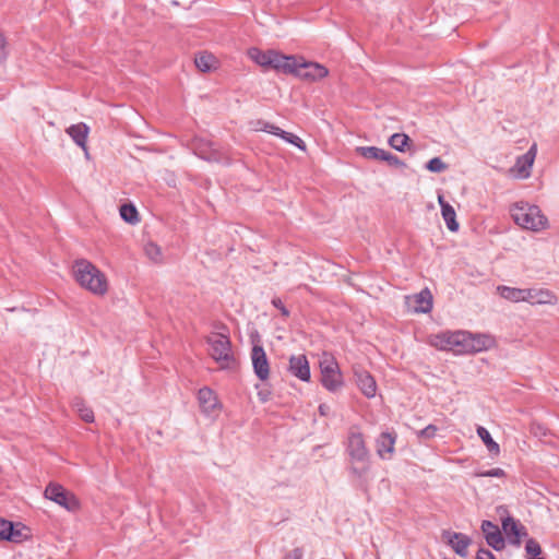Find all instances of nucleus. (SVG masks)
<instances>
[{
	"mask_svg": "<svg viewBox=\"0 0 559 559\" xmlns=\"http://www.w3.org/2000/svg\"><path fill=\"white\" fill-rule=\"evenodd\" d=\"M71 273L76 284L94 296H105L109 290V282L105 273L87 259L74 260Z\"/></svg>",
	"mask_w": 559,
	"mask_h": 559,
	"instance_id": "f257e3e1",
	"label": "nucleus"
},
{
	"mask_svg": "<svg viewBox=\"0 0 559 559\" xmlns=\"http://www.w3.org/2000/svg\"><path fill=\"white\" fill-rule=\"evenodd\" d=\"M346 453L349 456L352 471L361 476L369 468L370 453L366 445L364 435L357 427H352L346 441Z\"/></svg>",
	"mask_w": 559,
	"mask_h": 559,
	"instance_id": "f03ea898",
	"label": "nucleus"
},
{
	"mask_svg": "<svg viewBox=\"0 0 559 559\" xmlns=\"http://www.w3.org/2000/svg\"><path fill=\"white\" fill-rule=\"evenodd\" d=\"M511 215L515 224L524 229L540 231L548 227V219L537 205L515 203L511 207Z\"/></svg>",
	"mask_w": 559,
	"mask_h": 559,
	"instance_id": "7ed1b4c3",
	"label": "nucleus"
},
{
	"mask_svg": "<svg viewBox=\"0 0 559 559\" xmlns=\"http://www.w3.org/2000/svg\"><path fill=\"white\" fill-rule=\"evenodd\" d=\"M206 343L209 345V354L219 366L221 369H234L236 367V358L231 349V343L227 335L223 333H211Z\"/></svg>",
	"mask_w": 559,
	"mask_h": 559,
	"instance_id": "20e7f679",
	"label": "nucleus"
},
{
	"mask_svg": "<svg viewBox=\"0 0 559 559\" xmlns=\"http://www.w3.org/2000/svg\"><path fill=\"white\" fill-rule=\"evenodd\" d=\"M431 346L440 350H450L456 355L465 354L466 331L441 332L429 337Z\"/></svg>",
	"mask_w": 559,
	"mask_h": 559,
	"instance_id": "39448f33",
	"label": "nucleus"
},
{
	"mask_svg": "<svg viewBox=\"0 0 559 559\" xmlns=\"http://www.w3.org/2000/svg\"><path fill=\"white\" fill-rule=\"evenodd\" d=\"M320 370L321 382L326 390L334 392L343 385L338 364L332 355L326 353L322 355L320 359Z\"/></svg>",
	"mask_w": 559,
	"mask_h": 559,
	"instance_id": "423d86ee",
	"label": "nucleus"
},
{
	"mask_svg": "<svg viewBox=\"0 0 559 559\" xmlns=\"http://www.w3.org/2000/svg\"><path fill=\"white\" fill-rule=\"evenodd\" d=\"M44 495L47 499L53 501L70 512L76 511L79 509V501L76 497L59 484H48Z\"/></svg>",
	"mask_w": 559,
	"mask_h": 559,
	"instance_id": "0eeeda50",
	"label": "nucleus"
},
{
	"mask_svg": "<svg viewBox=\"0 0 559 559\" xmlns=\"http://www.w3.org/2000/svg\"><path fill=\"white\" fill-rule=\"evenodd\" d=\"M297 64V72H294L293 75L301 80L314 82L324 79L329 74V70L323 64L306 61L302 57L298 58Z\"/></svg>",
	"mask_w": 559,
	"mask_h": 559,
	"instance_id": "6e6552de",
	"label": "nucleus"
},
{
	"mask_svg": "<svg viewBox=\"0 0 559 559\" xmlns=\"http://www.w3.org/2000/svg\"><path fill=\"white\" fill-rule=\"evenodd\" d=\"M536 153L537 146L536 144H533L525 154L516 158L514 166L510 168V174L519 179L528 178L531 176V169L534 164Z\"/></svg>",
	"mask_w": 559,
	"mask_h": 559,
	"instance_id": "1a4fd4ad",
	"label": "nucleus"
},
{
	"mask_svg": "<svg viewBox=\"0 0 559 559\" xmlns=\"http://www.w3.org/2000/svg\"><path fill=\"white\" fill-rule=\"evenodd\" d=\"M198 400L202 413L207 417H217L222 404L219 403L216 394L210 388L205 386L199 390Z\"/></svg>",
	"mask_w": 559,
	"mask_h": 559,
	"instance_id": "9d476101",
	"label": "nucleus"
},
{
	"mask_svg": "<svg viewBox=\"0 0 559 559\" xmlns=\"http://www.w3.org/2000/svg\"><path fill=\"white\" fill-rule=\"evenodd\" d=\"M251 360L255 376L261 380H267L270 366L266 354L262 346L254 345L251 350Z\"/></svg>",
	"mask_w": 559,
	"mask_h": 559,
	"instance_id": "9b49d317",
	"label": "nucleus"
},
{
	"mask_svg": "<svg viewBox=\"0 0 559 559\" xmlns=\"http://www.w3.org/2000/svg\"><path fill=\"white\" fill-rule=\"evenodd\" d=\"M493 338L487 334H473L466 331L465 354L479 353L491 348Z\"/></svg>",
	"mask_w": 559,
	"mask_h": 559,
	"instance_id": "f8f14e48",
	"label": "nucleus"
},
{
	"mask_svg": "<svg viewBox=\"0 0 559 559\" xmlns=\"http://www.w3.org/2000/svg\"><path fill=\"white\" fill-rule=\"evenodd\" d=\"M525 302L536 305H556L558 301L554 292L547 288H525Z\"/></svg>",
	"mask_w": 559,
	"mask_h": 559,
	"instance_id": "ddd939ff",
	"label": "nucleus"
},
{
	"mask_svg": "<svg viewBox=\"0 0 559 559\" xmlns=\"http://www.w3.org/2000/svg\"><path fill=\"white\" fill-rule=\"evenodd\" d=\"M408 308L418 313H428L432 309V295L428 288L414 296L406 297Z\"/></svg>",
	"mask_w": 559,
	"mask_h": 559,
	"instance_id": "4468645a",
	"label": "nucleus"
},
{
	"mask_svg": "<svg viewBox=\"0 0 559 559\" xmlns=\"http://www.w3.org/2000/svg\"><path fill=\"white\" fill-rule=\"evenodd\" d=\"M298 58L299 57L296 56H286L274 50L271 69L284 74H293L294 72H297Z\"/></svg>",
	"mask_w": 559,
	"mask_h": 559,
	"instance_id": "2eb2a0df",
	"label": "nucleus"
},
{
	"mask_svg": "<svg viewBox=\"0 0 559 559\" xmlns=\"http://www.w3.org/2000/svg\"><path fill=\"white\" fill-rule=\"evenodd\" d=\"M502 530L510 544L518 547L521 545V538L527 535L526 528L512 516L502 519Z\"/></svg>",
	"mask_w": 559,
	"mask_h": 559,
	"instance_id": "dca6fc26",
	"label": "nucleus"
},
{
	"mask_svg": "<svg viewBox=\"0 0 559 559\" xmlns=\"http://www.w3.org/2000/svg\"><path fill=\"white\" fill-rule=\"evenodd\" d=\"M481 532L485 536L487 544L495 550H502L506 546L503 536L499 527L491 521L485 520L481 523Z\"/></svg>",
	"mask_w": 559,
	"mask_h": 559,
	"instance_id": "f3484780",
	"label": "nucleus"
},
{
	"mask_svg": "<svg viewBox=\"0 0 559 559\" xmlns=\"http://www.w3.org/2000/svg\"><path fill=\"white\" fill-rule=\"evenodd\" d=\"M442 539L449 544L452 549L459 555V556H466L467 555V548L471 544V539L462 534L451 531H444L442 533Z\"/></svg>",
	"mask_w": 559,
	"mask_h": 559,
	"instance_id": "a211bd4d",
	"label": "nucleus"
},
{
	"mask_svg": "<svg viewBox=\"0 0 559 559\" xmlns=\"http://www.w3.org/2000/svg\"><path fill=\"white\" fill-rule=\"evenodd\" d=\"M289 372L301 381L310 380V367L305 355H293L289 358Z\"/></svg>",
	"mask_w": 559,
	"mask_h": 559,
	"instance_id": "6ab92c4d",
	"label": "nucleus"
},
{
	"mask_svg": "<svg viewBox=\"0 0 559 559\" xmlns=\"http://www.w3.org/2000/svg\"><path fill=\"white\" fill-rule=\"evenodd\" d=\"M396 436L391 432H382L376 440L377 454L382 460H390L394 454Z\"/></svg>",
	"mask_w": 559,
	"mask_h": 559,
	"instance_id": "aec40b11",
	"label": "nucleus"
},
{
	"mask_svg": "<svg viewBox=\"0 0 559 559\" xmlns=\"http://www.w3.org/2000/svg\"><path fill=\"white\" fill-rule=\"evenodd\" d=\"M356 383L361 393L370 399L377 394V383L373 377L365 370H355Z\"/></svg>",
	"mask_w": 559,
	"mask_h": 559,
	"instance_id": "412c9836",
	"label": "nucleus"
},
{
	"mask_svg": "<svg viewBox=\"0 0 559 559\" xmlns=\"http://www.w3.org/2000/svg\"><path fill=\"white\" fill-rule=\"evenodd\" d=\"M66 132L73 140V142L84 151L85 155L87 156L88 151L86 142L90 128L84 122H79L71 124L69 128H67Z\"/></svg>",
	"mask_w": 559,
	"mask_h": 559,
	"instance_id": "4be33fe9",
	"label": "nucleus"
},
{
	"mask_svg": "<svg viewBox=\"0 0 559 559\" xmlns=\"http://www.w3.org/2000/svg\"><path fill=\"white\" fill-rule=\"evenodd\" d=\"M274 49L261 50L258 47H250L247 50L248 58L264 70L271 69Z\"/></svg>",
	"mask_w": 559,
	"mask_h": 559,
	"instance_id": "5701e85b",
	"label": "nucleus"
},
{
	"mask_svg": "<svg viewBox=\"0 0 559 559\" xmlns=\"http://www.w3.org/2000/svg\"><path fill=\"white\" fill-rule=\"evenodd\" d=\"M438 202L441 207V214L445 222V225L449 230L457 231L459 223L456 222V214L452 205H450L442 195L438 197Z\"/></svg>",
	"mask_w": 559,
	"mask_h": 559,
	"instance_id": "b1692460",
	"label": "nucleus"
},
{
	"mask_svg": "<svg viewBox=\"0 0 559 559\" xmlns=\"http://www.w3.org/2000/svg\"><path fill=\"white\" fill-rule=\"evenodd\" d=\"M22 537V532L16 530L12 522L0 519V539L19 543Z\"/></svg>",
	"mask_w": 559,
	"mask_h": 559,
	"instance_id": "393cba45",
	"label": "nucleus"
},
{
	"mask_svg": "<svg viewBox=\"0 0 559 559\" xmlns=\"http://www.w3.org/2000/svg\"><path fill=\"white\" fill-rule=\"evenodd\" d=\"M194 63L201 72H210L217 68L218 60L210 52H201L195 57Z\"/></svg>",
	"mask_w": 559,
	"mask_h": 559,
	"instance_id": "a878e982",
	"label": "nucleus"
},
{
	"mask_svg": "<svg viewBox=\"0 0 559 559\" xmlns=\"http://www.w3.org/2000/svg\"><path fill=\"white\" fill-rule=\"evenodd\" d=\"M499 295L512 302H521L525 301V288H515L509 286H498L497 288Z\"/></svg>",
	"mask_w": 559,
	"mask_h": 559,
	"instance_id": "bb28decb",
	"label": "nucleus"
},
{
	"mask_svg": "<svg viewBox=\"0 0 559 559\" xmlns=\"http://www.w3.org/2000/svg\"><path fill=\"white\" fill-rule=\"evenodd\" d=\"M477 435L481 439V441L487 447L488 451L495 455L499 454L500 448L499 444L491 438L489 431L483 427H477Z\"/></svg>",
	"mask_w": 559,
	"mask_h": 559,
	"instance_id": "cd10ccee",
	"label": "nucleus"
},
{
	"mask_svg": "<svg viewBox=\"0 0 559 559\" xmlns=\"http://www.w3.org/2000/svg\"><path fill=\"white\" fill-rule=\"evenodd\" d=\"M73 408L84 421L92 423L94 420L93 411L86 406L83 400L75 399L73 401Z\"/></svg>",
	"mask_w": 559,
	"mask_h": 559,
	"instance_id": "c85d7f7f",
	"label": "nucleus"
},
{
	"mask_svg": "<svg viewBox=\"0 0 559 559\" xmlns=\"http://www.w3.org/2000/svg\"><path fill=\"white\" fill-rule=\"evenodd\" d=\"M121 218L129 224H136L139 222V214L134 205L123 204L120 207Z\"/></svg>",
	"mask_w": 559,
	"mask_h": 559,
	"instance_id": "c756f323",
	"label": "nucleus"
},
{
	"mask_svg": "<svg viewBox=\"0 0 559 559\" xmlns=\"http://www.w3.org/2000/svg\"><path fill=\"white\" fill-rule=\"evenodd\" d=\"M357 152L365 158L381 160L384 150L376 146H359Z\"/></svg>",
	"mask_w": 559,
	"mask_h": 559,
	"instance_id": "7c9ffc66",
	"label": "nucleus"
},
{
	"mask_svg": "<svg viewBox=\"0 0 559 559\" xmlns=\"http://www.w3.org/2000/svg\"><path fill=\"white\" fill-rule=\"evenodd\" d=\"M144 252L146 257L154 263H160L163 261L162 249L154 242L146 243L144 246Z\"/></svg>",
	"mask_w": 559,
	"mask_h": 559,
	"instance_id": "2f4dec72",
	"label": "nucleus"
},
{
	"mask_svg": "<svg viewBox=\"0 0 559 559\" xmlns=\"http://www.w3.org/2000/svg\"><path fill=\"white\" fill-rule=\"evenodd\" d=\"M409 138L404 133H395L389 139V144L396 151L404 152Z\"/></svg>",
	"mask_w": 559,
	"mask_h": 559,
	"instance_id": "473e14b6",
	"label": "nucleus"
},
{
	"mask_svg": "<svg viewBox=\"0 0 559 559\" xmlns=\"http://www.w3.org/2000/svg\"><path fill=\"white\" fill-rule=\"evenodd\" d=\"M426 168L431 173H442L448 165L440 157H433L426 164Z\"/></svg>",
	"mask_w": 559,
	"mask_h": 559,
	"instance_id": "72a5a7b5",
	"label": "nucleus"
},
{
	"mask_svg": "<svg viewBox=\"0 0 559 559\" xmlns=\"http://www.w3.org/2000/svg\"><path fill=\"white\" fill-rule=\"evenodd\" d=\"M525 550L528 555L533 556L534 558H537L542 552L539 544L533 538H530L526 542Z\"/></svg>",
	"mask_w": 559,
	"mask_h": 559,
	"instance_id": "f704fd0d",
	"label": "nucleus"
},
{
	"mask_svg": "<svg viewBox=\"0 0 559 559\" xmlns=\"http://www.w3.org/2000/svg\"><path fill=\"white\" fill-rule=\"evenodd\" d=\"M438 431L437 426L428 425L426 428L416 432L417 437L420 439H431L436 436Z\"/></svg>",
	"mask_w": 559,
	"mask_h": 559,
	"instance_id": "c9c22d12",
	"label": "nucleus"
},
{
	"mask_svg": "<svg viewBox=\"0 0 559 559\" xmlns=\"http://www.w3.org/2000/svg\"><path fill=\"white\" fill-rule=\"evenodd\" d=\"M284 140L290 144H294L300 150L306 148L304 141L294 133L286 132V134L284 135Z\"/></svg>",
	"mask_w": 559,
	"mask_h": 559,
	"instance_id": "e433bc0d",
	"label": "nucleus"
},
{
	"mask_svg": "<svg viewBox=\"0 0 559 559\" xmlns=\"http://www.w3.org/2000/svg\"><path fill=\"white\" fill-rule=\"evenodd\" d=\"M479 477H503L506 475L504 471L502 468H492L486 472L477 473L476 474Z\"/></svg>",
	"mask_w": 559,
	"mask_h": 559,
	"instance_id": "4c0bfd02",
	"label": "nucleus"
},
{
	"mask_svg": "<svg viewBox=\"0 0 559 559\" xmlns=\"http://www.w3.org/2000/svg\"><path fill=\"white\" fill-rule=\"evenodd\" d=\"M381 160L386 162L391 166H400V165H402V163H401V160L399 159L397 156H395V155H393V154H391V153H389L386 151H384L383 157H382Z\"/></svg>",
	"mask_w": 559,
	"mask_h": 559,
	"instance_id": "58836bf2",
	"label": "nucleus"
},
{
	"mask_svg": "<svg viewBox=\"0 0 559 559\" xmlns=\"http://www.w3.org/2000/svg\"><path fill=\"white\" fill-rule=\"evenodd\" d=\"M273 127H274V124H272L270 122L259 120V121H257L254 129L257 131H264V132L270 133L272 131Z\"/></svg>",
	"mask_w": 559,
	"mask_h": 559,
	"instance_id": "ea45409f",
	"label": "nucleus"
},
{
	"mask_svg": "<svg viewBox=\"0 0 559 559\" xmlns=\"http://www.w3.org/2000/svg\"><path fill=\"white\" fill-rule=\"evenodd\" d=\"M8 57L7 43L3 35L0 33V63H2Z\"/></svg>",
	"mask_w": 559,
	"mask_h": 559,
	"instance_id": "a19ab883",
	"label": "nucleus"
},
{
	"mask_svg": "<svg viewBox=\"0 0 559 559\" xmlns=\"http://www.w3.org/2000/svg\"><path fill=\"white\" fill-rule=\"evenodd\" d=\"M304 556V551L301 548H294L289 552L286 554L284 559H301Z\"/></svg>",
	"mask_w": 559,
	"mask_h": 559,
	"instance_id": "79ce46f5",
	"label": "nucleus"
},
{
	"mask_svg": "<svg viewBox=\"0 0 559 559\" xmlns=\"http://www.w3.org/2000/svg\"><path fill=\"white\" fill-rule=\"evenodd\" d=\"M272 305L274 307H276L277 309L281 310L282 314L285 316V317H288L289 312L288 310L285 308V306L283 305L282 300L280 298H274L272 300Z\"/></svg>",
	"mask_w": 559,
	"mask_h": 559,
	"instance_id": "37998d69",
	"label": "nucleus"
},
{
	"mask_svg": "<svg viewBox=\"0 0 559 559\" xmlns=\"http://www.w3.org/2000/svg\"><path fill=\"white\" fill-rule=\"evenodd\" d=\"M477 559H495V556L487 549H479L477 552Z\"/></svg>",
	"mask_w": 559,
	"mask_h": 559,
	"instance_id": "c03bdc74",
	"label": "nucleus"
},
{
	"mask_svg": "<svg viewBox=\"0 0 559 559\" xmlns=\"http://www.w3.org/2000/svg\"><path fill=\"white\" fill-rule=\"evenodd\" d=\"M271 392L266 389H261L258 391V396L261 402H266L270 399Z\"/></svg>",
	"mask_w": 559,
	"mask_h": 559,
	"instance_id": "a18cd8bd",
	"label": "nucleus"
},
{
	"mask_svg": "<svg viewBox=\"0 0 559 559\" xmlns=\"http://www.w3.org/2000/svg\"><path fill=\"white\" fill-rule=\"evenodd\" d=\"M270 133L284 139V135L286 134V131H284L281 128L274 126Z\"/></svg>",
	"mask_w": 559,
	"mask_h": 559,
	"instance_id": "49530a36",
	"label": "nucleus"
},
{
	"mask_svg": "<svg viewBox=\"0 0 559 559\" xmlns=\"http://www.w3.org/2000/svg\"><path fill=\"white\" fill-rule=\"evenodd\" d=\"M319 412H320V414H321L322 416H326V415L329 414V412H330V406H329V405H326V404H321V405L319 406Z\"/></svg>",
	"mask_w": 559,
	"mask_h": 559,
	"instance_id": "de8ad7c7",
	"label": "nucleus"
},
{
	"mask_svg": "<svg viewBox=\"0 0 559 559\" xmlns=\"http://www.w3.org/2000/svg\"><path fill=\"white\" fill-rule=\"evenodd\" d=\"M497 511H498V513H499V514H501V515H502V514H504V513H507V509H506L504 507H502V506H501V507H499V508L497 509Z\"/></svg>",
	"mask_w": 559,
	"mask_h": 559,
	"instance_id": "09e8293b",
	"label": "nucleus"
},
{
	"mask_svg": "<svg viewBox=\"0 0 559 559\" xmlns=\"http://www.w3.org/2000/svg\"><path fill=\"white\" fill-rule=\"evenodd\" d=\"M171 5H174V7H178V5H179V2H178L177 0H173V1H171Z\"/></svg>",
	"mask_w": 559,
	"mask_h": 559,
	"instance_id": "8fccbe9b",
	"label": "nucleus"
},
{
	"mask_svg": "<svg viewBox=\"0 0 559 559\" xmlns=\"http://www.w3.org/2000/svg\"><path fill=\"white\" fill-rule=\"evenodd\" d=\"M532 559H545V558L537 557V558H532Z\"/></svg>",
	"mask_w": 559,
	"mask_h": 559,
	"instance_id": "3c124183",
	"label": "nucleus"
}]
</instances>
